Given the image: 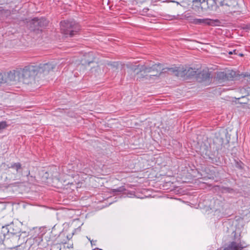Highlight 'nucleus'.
Wrapping results in <instances>:
<instances>
[{
  "label": "nucleus",
  "mask_w": 250,
  "mask_h": 250,
  "mask_svg": "<svg viewBox=\"0 0 250 250\" xmlns=\"http://www.w3.org/2000/svg\"><path fill=\"white\" fill-rule=\"evenodd\" d=\"M61 30L64 35L73 37L80 30V25L74 21H63L60 22Z\"/></svg>",
  "instance_id": "f257e3e1"
},
{
  "label": "nucleus",
  "mask_w": 250,
  "mask_h": 250,
  "mask_svg": "<svg viewBox=\"0 0 250 250\" xmlns=\"http://www.w3.org/2000/svg\"><path fill=\"white\" fill-rule=\"evenodd\" d=\"M20 72L21 82L25 84L31 83L37 74L36 65H27L23 68H18Z\"/></svg>",
  "instance_id": "f03ea898"
},
{
  "label": "nucleus",
  "mask_w": 250,
  "mask_h": 250,
  "mask_svg": "<svg viewBox=\"0 0 250 250\" xmlns=\"http://www.w3.org/2000/svg\"><path fill=\"white\" fill-rule=\"evenodd\" d=\"M162 69L161 63H156L153 64L152 66H146V65H142L140 68V71L137 73V75H140V76L138 79L140 80L145 78L146 79H149L151 75H144L141 73L144 72V73H149L153 71H156L157 74L152 75L157 77H159L162 72L159 73V71Z\"/></svg>",
  "instance_id": "7ed1b4c3"
},
{
  "label": "nucleus",
  "mask_w": 250,
  "mask_h": 250,
  "mask_svg": "<svg viewBox=\"0 0 250 250\" xmlns=\"http://www.w3.org/2000/svg\"><path fill=\"white\" fill-rule=\"evenodd\" d=\"M19 69L11 70L3 74L5 84H10L13 83L21 82Z\"/></svg>",
  "instance_id": "20e7f679"
},
{
  "label": "nucleus",
  "mask_w": 250,
  "mask_h": 250,
  "mask_svg": "<svg viewBox=\"0 0 250 250\" xmlns=\"http://www.w3.org/2000/svg\"><path fill=\"white\" fill-rule=\"evenodd\" d=\"M92 166V162L88 159L83 160V161L78 160L76 163V167H74V170L83 173L88 172V169Z\"/></svg>",
  "instance_id": "39448f33"
},
{
  "label": "nucleus",
  "mask_w": 250,
  "mask_h": 250,
  "mask_svg": "<svg viewBox=\"0 0 250 250\" xmlns=\"http://www.w3.org/2000/svg\"><path fill=\"white\" fill-rule=\"evenodd\" d=\"M112 192L116 195H120L121 194L120 197L123 198H125L126 197H132L134 196V192L133 191L126 190L124 186L112 189Z\"/></svg>",
  "instance_id": "423d86ee"
},
{
  "label": "nucleus",
  "mask_w": 250,
  "mask_h": 250,
  "mask_svg": "<svg viewBox=\"0 0 250 250\" xmlns=\"http://www.w3.org/2000/svg\"><path fill=\"white\" fill-rule=\"evenodd\" d=\"M37 66V72L43 73L47 74L52 70L56 67V64L53 62H47L41 63Z\"/></svg>",
  "instance_id": "0eeeda50"
},
{
  "label": "nucleus",
  "mask_w": 250,
  "mask_h": 250,
  "mask_svg": "<svg viewBox=\"0 0 250 250\" xmlns=\"http://www.w3.org/2000/svg\"><path fill=\"white\" fill-rule=\"evenodd\" d=\"M248 245L244 241L237 243L235 241L231 242L227 247L219 250H242L243 248L247 247Z\"/></svg>",
  "instance_id": "6e6552de"
},
{
  "label": "nucleus",
  "mask_w": 250,
  "mask_h": 250,
  "mask_svg": "<svg viewBox=\"0 0 250 250\" xmlns=\"http://www.w3.org/2000/svg\"><path fill=\"white\" fill-rule=\"evenodd\" d=\"M35 232L36 234L33 235L32 238H30L29 239L28 242L30 243L33 242V243L32 244V245L39 246L42 241L43 234L40 231L39 229L35 230Z\"/></svg>",
  "instance_id": "1a4fd4ad"
},
{
  "label": "nucleus",
  "mask_w": 250,
  "mask_h": 250,
  "mask_svg": "<svg viewBox=\"0 0 250 250\" xmlns=\"http://www.w3.org/2000/svg\"><path fill=\"white\" fill-rule=\"evenodd\" d=\"M210 72L208 69H203L202 71L198 72L196 76L199 82L206 81L210 78Z\"/></svg>",
  "instance_id": "9d476101"
},
{
  "label": "nucleus",
  "mask_w": 250,
  "mask_h": 250,
  "mask_svg": "<svg viewBox=\"0 0 250 250\" xmlns=\"http://www.w3.org/2000/svg\"><path fill=\"white\" fill-rule=\"evenodd\" d=\"M198 72V69L195 70V68H192L191 67H189L188 69H186L184 68V67H182L181 77L186 76L187 77H190L195 75L197 76Z\"/></svg>",
  "instance_id": "9b49d317"
},
{
  "label": "nucleus",
  "mask_w": 250,
  "mask_h": 250,
  "mask_svg": "<svg viewBox=\"0 0 250 250\" xmlns=\"http://www.w3.org/2000/svg\"><path fill=\"white\" fill-rule=\"evenodd\" d=\"M8 167L15 170L17 175L21 176L22 175V168L21 164L20 163H11L10 166H8Z\"/></svg>",
  "instance_id": "f8f14e48"
},
{
  "label": "nucleus",
  "mask_w": 250,
  "mask_h": 250,
  "mask_svg": "<svg viewBox=\"0 0 250 250\" xmlns=\"http://www.w3.org/2000/svg\"><path fill=\"white\" fill-rule=\"evenodd\" d=\"M3 228H6L8 230V236L10 234L15 235L20 233L21 231L20 229L13 224L9 225L5 227H3Z\"/></svg>",
  "instance_id": "ddd939ff"
},
{
  "label": "nucleus",
  "mask_w": 250,
  "mask_h": 250,
  "mask_svg": "<svg viewBox=\"0 0 250 250\" xmlns=\"http://www.w3.org/2000/svg\"><path fill=\"white\" fill-rule=\"evenodd\" d=\"M166 69L177 76H182V67L176 66L173 67H167L162 69V70L164 71V72H166L167 71L165 70Z\"/></svg>",
  "instance_id": "4468645a"
},
{
  "label": "nucleus",
  "mask_w": 250,
  "mask_h": 250,
  "mask_svg": "<svg viewBox=\"0 0 250 250\" xmlns=\"http://www.w3.org/2000/svg\"><path fill=\"white\" fill-rule=\"evenodd\" d=\"M33 21L34 24H37L39 27H44L48 24V21L44 18H36L33 20Z\"/></svg>",
  "instance_id": "2eb2a0df"
},
{
  "label": "nucleus",
  "mask_w": 250,
  "mask_h": 250,
  "mask_svg": "<svg viewBox=\"0 0 250 250\" xmlns=\"http://www.w3.org/2000/svg\"><path fill=\"white\" fill-rule=\"evenodd\" d=\"M8 230L3 227L0 228V245L4 244V241L6 238H8Z\"/></svg>",
  "instance_id": "dca6fc26"
},
{
  "label": "nucleus",
  "mask_w": 250,
  "mask_h": 250,
  "mask_svg": "<svg viewBox=\"0 0 250 250\" xmlns=\"http://www.w3.org/2000/svg\"><path fill=\"white\" fill-rule=\"evenodd\" d=\"M194 23L200 25H210L211 20L208 19H195L193 21Z\"/></svg>",
  "instance_id": "f3484780"
},
{
  "label": "nucleus",
  "mask_w": 250,
  "mask_h": 250,
  "mask_svg": "<svg viewBox=\"0 0 250 250\" xmlns=\"http://www.w3.org/2000/svg\"><path fill=\"white\" fill-rule=\"evenodd\" d=\"M208 1V0H195V1L198 2L200 4L201 11L206 10L207 9L209 8Z\"/></svg>",
  "instance_id": "a211bd4d"
},
{
  "label": "nucleus",
  "mask_w": 250,
  "mask_h": 250,
  "mask_svg": "<svg viewBox=\"0 0 250 250\" xmlns=\"http://www.w3.org/2000/svg\"><path fill=\"white\" fill-rule=\"evenodd\" d=\"M220 190L223 193H233L234 192V190L233 188L225 186L221 187Z\"/></svg>",
  "instance_id": "6ab92c4d"
},
{
  "label": "nucleus",
  "mask_w": 250,
  "mask_h": 250,
  "mask_svg": "<svg viewBox=\"0 0 250 250\" xmlns=\"http://www.w3.org/2000/svg\"><path fill=\"white\" fill-rule=\"evenodd\" d=\"M217 78L219 80L225 81L228 79V77L224 72H219L217 74Z\"/></svg>",
  "instance_id": "aec40b11"
},
{
  "label": "nucleus",
  "mask_w": 250,
  "mask_h": 250,
  "mask_svg": "<svg viewBox=\"0 0 250 250\" xmlns=\"http://www.w3.org/2000/svg\"><path fill=\"white\" fill-rule=\"evenodd\" d=\"M193 6L195 7V8H197L196 9V11L199 12H201V10L200 9V4L198 2L195 1V0H192Z\"/></svg>",
  "instance_id": "412c9836"
},
{
  "label": "nucleus",
  "mask_w": 250,
  "mask_h": 250,
  "mask_svg": "<svg viewBox=\"0 0 250 250\" xmlns=\"http://www.w3.org/2000/svg\"><path fill=\"white\" fill-rule=\"evenodd\" d=\"M8 126V125L5 121L0 122V132L1 130L5 129Z\"/></svg>",
  "instance_id": "4be33fe9"
},
{
  "label": "nucleus",
  "mask_w": 250,
  "mask_h": 250,
  "mask_svg": "<svg viewBox=\"0 0 250 250\" xmlns=\"http://www.w3.org/2000/svg\"><path fill=\"white\" fill-rule=\"evenodd\" d=\"M4 83L2 73L0 72V87Z\"/></svg>",
  "instance_id": "5701e85b"
},
{
  "label": "nucleus",
  "mask_w": 250,
  "mask_h": 250,
  "mask_svg": "<svg viewBox=\"0 0 250 250\" xmlns=\"http://www.w3.org/2000/svg\"><path fill=\"white\" fill-rule=\"evenodd\" d=\"M238 53V51L236 50V49H234L232 51H229V54L230 55H232V54L237 55Z\"/></svg>",
  "instance_id": "b1692460"
},
{
  "label": "nucleus",
  "mask_w": 250,
  "mask_h": 250,
  "mask_svg": "<svg viewBox=\"0 0 250 250\" xmlns=\"http://www.w3.org/2000/svg\"><path fill=\"white\" fill-rule=\"evenodd\" d=\"M227 1H228V0H223L222 1H221L220 2V5L222 6H226Z\"/></svg>",
  "instance_id": "393cba45"
},
{
  "label": "nucleus",
  "mask_w": 250,
  "mask_h": 250,
  "mask_svg": "<svg viewBox=\"0 0 250 250\" xmlns=\"http://www.w3.org/2000/svg\"><path fill=\"white\" fill-rule=\"evenodd\" d=\"M231 1L230 0L227 1L226 2V5L227 6L229 7V10L230 11L229 8L231 7V5L230 4Z\"/></svg>",
  "instance_id": "a878e982"
},
{
  "label": "nucleus",
  "mask_w": 250,
  "mask_h": 250,
  "mask_svg": "<svg viewBox=\"0 0 250 250\" xmlns=\"http://www.w3.org/2000/svg\"><path fill=\"white\" fill-rule=\"evenodd\" d=\"M245 29L250 30V24L246 25L245 27Z\"/></svg>",
  "instance_id": "bb28decb"
},
{
  "label": "nucleus",
  "mask_w": 250,
  "mask_h": 250,
  "mask_svg": "<svg viewBox=\"0 0 250 250\" xmlns=\"http://www.w3.org/2000/svg\"><path fill=\"white\" fill-rule=\"evenodd\" d=\"M236 167L240 169L242 168V167L241 164H239L238 162H237V166Z\"/></svg>",
  "instance_id": "cd10ccee"
},
{
  "label": "nucleus",
  "mask_w": 250,
  "mask_h": 250,
  "mask_svg": "<svg viewBox=\"0 0 250 250\" xmlns=\"http://www.w3.org/2000/svg\"><path fill=\"white\" fill-rule=\"evenodd\" d=\"M139 67V65L135 66V67L134 68V71L137 69Z\"/></svg>",
  "instance_id": "c85d7f7f"
},
{
  "label": "nucleus",
  "mask_w": 250,
  "mask_h": 250,
  "mask_svg": "<svg viewBox=\"0 0 250 250\" xmlns=\"http://www.w3.org/2000/svg\"><path fill=\"white\" fill-rule=\"evenodd\" d=\"M238 55L240 56H243V54H241V53H239L237 54Z\"/></svg>",
  "instance_id": "c756f323"
},
{
  "label": "nucleus",
  "mask_w": 250,
  "mask_h": 250,
  "mask_svg": "<svg viewBox=\"0 0 250 250\" xmlns=\"http://www.w3.org/2000/svg\"><path fill=\"white\" fill-rule=\"evenodd\" d=\"M69 248H73V245H71V246H69Z\"/></svg>",
  "instance_id": "7c9ffc66"
}]
</instances>
